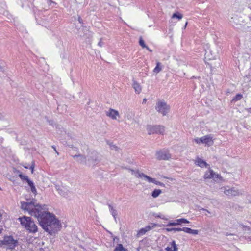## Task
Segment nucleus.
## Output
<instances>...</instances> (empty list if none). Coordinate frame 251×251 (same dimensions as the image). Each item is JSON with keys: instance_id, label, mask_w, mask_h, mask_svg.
Instances as JSON below:
<instances>
[{"instance_id": "dca6fc26", "label": "nucleus", "mask_w": 251, "mask_h": 251, "mask_svg": "<svg viewBox=\"0 0 251 251\" xmlns=\"http://www.w3.org/2000/svg\"><path fill=\"white\" fill-rule=\"evenodd\" d=\"M132 86L135 90L136 93L139 94L142 90L141 86L134 78L132 79Z\"/></svg>"}, {"instance_id": "1a4fd4ad", "label": "nucleus", "mask_w": 251, "mask_h": 251, "mask_svg": "<svg viewBox=\"0 0 251 251\" xmlns=\"http://www.w3.org/2000/svg\"><path fill=\"white\" fill-rule=\"evenodd\" d=\"M82 29L80 30V28L77 29L78 30V35L80 37H86L87 38H89L92 37L90 31V27L86 26V25H82L81 27Z\"/></svg>"}, {"instance_id": "f03ea898", "label": "nucleus", "mask_w": 251, "mask_h": 251, "mask_svg": "<svg viewBox=\"0 0 251 251\" xmlns=\"http://www.w3.org/2000/svg\"><path fill=\"white\" fill-rule=\"evenodd\" d=\"M21 226L29 233H35L38 231V227L30 217L23 216L18 219Z\"/></svg>"}, {"instance_id": "79ce46f5", "label": "nucleus", "mask_w": 251, "mask_h": 251, "mask_svg": "<svg viewBox=\"0 0 251 251\" xmlns=\"http://www.w3.org/2000/svg\"><path fill=\"white\" fill-rule=\"evenodd\" d=\"M178 248L176 246L175 242L174 241V251H177Z\"/></svg>"}, {"instance_id": "393cba45", "label": "nucleus", "mask_w": 251, "mask_h": 251, "mask_svg": "<svg viewBox=\"0 0 251 251\" xmlns=\"http://www.w3.org/2000/svg\"><path fill=\"white\" fill-rule=\"evenodd\" d=\"M183 17V15L179 12H176L174 13V19H177L178 20L181 19Z\"/></svg>"}, {"instance_id": "5701e85b", "label": "nucleus", "mask_w": 251, "mask_h": 251, "mask_svg": "<svg viewBox=\"0 0 251 251\" xmlns=\"http://www.w3.org/2000/svg\"><path fill=\"white\" fill-rule=\"evenodd\" d=\"M162 193V191L160 189H155L151 192V196L156 198L159 196V195Z\"/></svg>"}, {"instance_id": "58836bf2", "label": "nucleus", "mask_w": 251, "mask_h": 251, "mask_svg": "<svg viewBox=\"0 0 251 251\" xmlns=\"http://www.w3.org/2000/svg\"><path fill=\"white\" fill-rule=\"evenodd\" d=\"M201 138H196L194 139V141L197 144H200L201 143Z\"/></svg>"}, {"instance_id": "f704fd0d", "label": "nucleus", "mask_w": 251, "mask_h": 251, "mask_svg": "<svg viewBox=\"0 0 251 251\" xmlns=\"http://www.w3.org/2000/svg\"><path fill=\"white\" fill-rule=\"evenodd\" d=\"M140 243H142V244L146 245L149 244L148 239L147 237H146V238H144L143 240H142L141 241H140Z\"/></svg>"}, {"instance_id": "864d4df0", "label": "nucleus", "mask_w": 251, "mask_h": 251, "mask_svg": "<svg viewBox=\"0 0 251 251\" xmlns=\"http://www.w3.org/2000/svg\"><path fill=\"white\" fill-rule=\"evenodd\" d=\"M145 49H146L150 52H152V50H151L148 46H147V48H145Z\"/></svg>"}, {"instance_id": "aec40b11", "label": "nucleus", "mask_w": 251, "mask_h": 251, "mask_svg": "<svg viewBox=\"0 0 251 251\" xmlns=\"http://www.w3.org/2000/svg\"><path fill=\"white\" fill-rule=\"evenodd\" d=\"M184 232L194 235H197L199 233V231L198 230L192 229L188 227H184Z\"/></svg>"}, {"instance_id": "cd10ccee", "label": "nucleus", "mask_w": 251, "mask_h": 251, "mask_svg": "<svg viewBox=\"0 0 251 251\" xmlns=\"http://www.w3.org/2000/svg\"><path fill=\"white\" fill-rule=\"evenodd\" d=\"M139 44L143 49L147 48V46L145 43L144 40L143 39L142 37H140L139 40Z\"/></svg>"}, {"instance_id": "c03bdc74", "label": "nucleus", "mask_w": 251, "mask_h": 251, "mask_svg": "<svg viewBox=\"0 0 251 251\" xmlns=\"http://www.w3.org/2000/svg\"><path fill=\"white\" fill-rule=\"evenodd\" d=\"M220 177H221V176H220V175H219V174H216L215 173L214 177L213 178H214V177H215V178H217V179H218V178H219Z\"/></svg>"}, {"instance_id": "ddd939ff", "label": "nucleus", "mask_w": 251, "mask_h": 251, "mask_svg": "<svg viewBox=\"0 0 251 251\" xmlns=\"http://www.w3.org/2000/svg\"><path fill=\"white\" fill-rule=\"evenodd\" d=\"M213 137L211 134L205 135L201 137V143L205 144L208 146H211L213 144Z\"/></svg>"}, {"instance_id": "9b49d317", "label": "nucleus", "mask_w": 251, "mask_h": 251, "mask_svg": "<svg viewBox=\"0 0 251 251\" xmlns=\"http://www.w3.org/2000/svg\"><path fill=\"white\" fill-rule=\"evenodd\" d=\"M156 158L158 160H168L171 158V154L166 151H160L156 153Z\"/></svg>"}, {"instance_id": "c85d7f7f", "label": "nucleus", "mask_w": 251, "mask_h": 251, "mask_svg": "<svg viewBox=\"0 0 251 251\" xmlns=\"http://www.w3.org/2000/svg\"><path fill=\"white\" fill-rule=\"evenodd\" d=\"M5 63L0 61V72L4 73L6 71Z\"/></svg>"}, {"instance_id": "8fccbe9b", "label": "nucleus", "mask_w": 251, "mask_h": 251, "mask_svg": "<svg viewBox=\"0 0 251 251\" xmlns=\"http://www.w3.org/2000/svg\"><path fill=\"white\" fill-rule=\"evenodd\" d=\"M166 230L168 231H173V227L166 228Z\"/></svg>"}, {"instance_id": "4468645a", "label": "nucleus", "mask_w": 251, "mask_h": 251, "mask_svg": "<svg viewBox=\"0 0 251 251\" xmlns=\"http://www.w3.org/2000/svg\"><path fill=\"white\" fill-rule=\"evenodd\" d=\"M74 159H76V161L79 164H84L85 165V160L86 156L81 154H75L71 155Z\"/></svg>"}, {"instance_id": "412c9836", "label": "nucleus", "mask_w": 251, "mask_h": 251, "mask_svg": "<svg viewBox=\"0 0 251 251\" xmlns=\"http://www.w3.org/2000/svg\"><path fill=\"white\" fill-rule=\"evenodd\" d=\"M35 164L34 161H32L31 162V164L30 166L27 163H25L24 165H23V166L25 169H29L31 170V173H33L34 170Z\"/></svg>"}, {"instance_id": "774afa93", "label": "nucleus", "mask_w": 251, "mask_h": 251, "mask_svg": "<svg viewBox=\"0 0 251 251\" xmlns=\"http://www.w3.org/2000/svg\"><path fill=\"white\" fill-rule=\"evenodd\" d=\"M1 216V215H0V217Z\"/></svg>"}, {"instance_id": "f257e3e1", "label": "nucleus", "mask_w": 251, "mask_h": 251, "mask_svg": "<svg viewBox=\"0 0 251 251\" xmlns=\"http://www.w3.org/2000/svg\"><path fill=\"white\" fill-rule=\"evenodd\" d=\"M35 217L41 227L50 235L55 236L62 227L60 220L49 211L40 210Z\"/></svg>"}, {"instance_id": "b1692460", "label": "nucleus", "mask_w": 251, "mask_h": 251, "mask_svg": "<svg viewBox=\"0 0 251 251\" xmlns=\"http://www.w3.org/2000/svg\"><path fill=\"white\" fill-rule=\"evenodd\" d=\"M161 63L159 62H157L156 63V66L153 70V72L154 73H158L161 70Z\"/></svg>"}, {"instance_id": "a19ab883", "label": "nucleus", "mask_w": 251, "mask_h": 251, "mask_svg": "<svg viewBox=\"0 0 251 251\" xmlns=\"http://www.w3.org/2000/svg\"><path fill=\"white\" fill-rule=\"evenodd\" d=\"M47 3L49 5H51L52 3L56 4V3L52 0H47Z\"/></svg>"}, {"instance_id": "f8f14e48", "label": "nucleus", "mask_w": 251, "mask_h": 251, "mask_svg": "<svg viewBox=\"0 0 251 251\" xmlns=\"http://www.w3.org/2000/svg\"><path fill=\"white\" fill-rule=\"evenodd\" d=\"M224 192L225 195L231 196L239 195L240 193L238 190L234 187L231 188H225Z\"/></svg>"}, {"instance_id": "a18cd8bd", "label": "nucleus", "mask_w": 251, "mask_h": 251, "mask_svg": "<svg viewBox=\"0 0 251 251\" xmlns=\"http://www.w3.org/2000/svg\"><path fill=\"white\" fill-rule=\"evenodd\" d=\"M48 122L50 124V125L51 126L53 125L54 121L53 120H49Z\"/></svg>"}, {"instance_id": "37998d69", "label": "nucleus", "mask_w": 251, "mask_h": 251, "mask_svg": "<svg viewBox=\"0 0 251 251\" xmlns=\"http://www.w3.org/2000/svg\"><path fill=\"white\" fill-rule=\"evenodd\" d=\"M103 43L101 41V39L100 40V41L99 42L98 45V46H100V47H102V45H103Z\"/></svg>"}, {"instance_id": "423d86ee", "label": "nucleus", "mask_w": 251, "mask_h": 251, "mask_svg": "<svg viewBox=\"0 0 251 251\" xmlns=\"http://www.w3.org/2000/svg\"><path fill=\"white\" fill-rule=\"evenodd\" d=\"M17 173H18V176L21 180L23 181H26L28 185L30 188L31 191L35 196L37 195V192L34 182L29 178L27 176L24 175L19 170L17 171Z\"/></svg>"}, {"instance_id": "bb28decb", "label": "nucleus", "mask_w": 251, "mask_h": 251, "mask_svg": "<svg viewBox=\"0 0 251 251\" xmlns=\"http://www.w3.org/2000/svg\"><path fill=\"white\" fill-rule=\"evenodd\" d=\"M157 226L156 224L151 223V225H148L146 226L144 228L147 230V232L150 231L153 228Z\"/></svg>"}, {"instance_id": "0e129e2a", "label": "nucleus", "mask_w": 251, "mask_h": 251, "mask_svg": "<svg viewBox=\"0 0 251 251\" xmlns=\"http://www.w3.org/2000/svg\"><path fill=\"white\" fill-rule=\"evenodd\" d=\"M207 51H206L205 55H207Z\"/></svg>"}, {"instance_id": "a211bd4d", "label": "nucleus", "mask_w": 251, "mask_h": 251, "mask_svg": "<svg viewBox=\"0 0 251 251\" xmlns=\"http://www.w3.org/2000/svg\"><path fill=\"white\" fill-rule=\"evenodd\" d=\"M107 205H108L109 210H110L111 214L114 218L115 221H116V218H117V210L116 209H114L113 206L111 204L107 203Z\"/></svg>"}, {"instance_id": "c9c22d12", "label": "nucleus", "mask_w": 251, "mask_h": 251, "mask_svg": "<svg viewBox=\"0 0 251 251\" xmlns=\"http://www.w3.org/2000/svg\"><path fill=\"white\" fill-rule=\"evenodd\" d=\"M184 227H183V228H180V227H174V232H179V231H184Z\"/></svg>"}, {"instance_id": "680f3d73", "label": "nucleus", "mask_w": 251, "mask_h": 251, "mask_svg": "<svg viewBox=\"0 0 251 251\" xmlns=\"http://www.w3.org/2000/svg\"><path fill=\"white\" fill-rule=\"evenodd\" d=\"M90 100H89V101L87 103V105H89V104H90Z\"/></svg>"}, {"instance_id": "9d476101", "label": "nucleus", "mask_w": 251, "mask_h": 251, "mask_svg": "<svg viewBox=\"0 0 251 251\" xmlns=\"http://www.w3.org/2000/svg\"><path fill=\"white\" fill-rule=\"evenodd\" d=\"M142 177H143L149 182H151L161 186H165L164 184L162 182L157 181L155 178H152L144 173L139 174L138 176H136V177L138 178H141Z\"/></svg>"}, {"instance_id": "6e6552de", "label": "nucleus", "mask_w": 251, "mask_h": 251, "mask_svg": "<svg viewBox=\"0 0 251 251\" xmlns=\"http://www.w3.org/2000/svg\"><path fill=\"white\" fill-rule=\"evenodd\" d=\"M147 130L149 135L151 134H162L165 131L164 127L159 125H148Z\"/></svg>"}, {"instance_id": "3c124183", "label": "nucleus", "mask_w": 251, "mask_h": 251, "mask_svg": "<svg viewBox=\"0 0 251 251\" xmlns=\"http://www.w3.org/2000/svg\"><path fill=\"white\" fill-rule=\"evenodd\" d=\"M74 150L75 151H76L77 152H79V150H78V148L77 147H75Z\"/></svg>"}, {"instance_id": "13d9d810", "label": "nucleus", "mask_w": 251, "mask_h": 251, "mask_svg": "<svg viewBox=\"0 0 251 251\" xmlns=\"http://www.w3.org/2000/svg\"><path fill=\"white\" fill-rule=\"evenodd\" d=\"M59 193L60 194L63 195V194H62L63 192H62V190L61 189L59 190Z\"/></svg>"}, {"instance_id": "20e7f679", "label": "nucleus", "mask_w": 251, "mask_h": 251, "mask_svg": "<svg viewBox=\"0 0 251 251\" xmlns=\"http://www.w3.org/2000/svg\"><path fill=\"white\" fill-rule=\"evenodd\" d=\"M33 203L32 202L21 201V207L23 210L28 211L30 215L35 217L39 211L42 210V208L40 205H36L35 208H31Z\"/></svg>"}, {"instance_id": "7ed1b4c3", "label": "nucleus", "mask_w": 251, "mask_h": 251, "mask_svg": "<svg viewBox=\"0 0 251 251\" xmlns=\"http://www.w3.org/2000/svg\"><path fill=\"white\" fill-rule=\"evenodd\" d=\"M101 156L95 151L88 153L86 155L85 165L89 167L95 168L101 161Z\"/></svg>"}, {"instance_id": "7c9ffc66", "label": "nucleus", "mask_w": 251, "mask_h": 251, "mask_svg": "<svg viewBox=\"0 0 251 251\" xmlns=\"http://www.w3.org/2000/svg\"><path fill=\"white\" fill-rule=\"evenodd\" d=\"M147 232V230L145 229V228H141L138 232L137 235H143Z\"/></svg>"}, {"instance_id": "6ab92c4d", "label": "nucleus", "mask_w": 251, "mask_h": 251, "mask_svg": "<svg viewBox=\"0 0 251 251\" xmlns=\"http://www.w3.org/2000/svg\"><path fill=\"white\" fill-rule=\"evenodd\" d=\"M215 172L211 169H209L208 172H206L204 175V179L212 178L214 177Z\"/></svg>"}, {"instance_id": "49530a36", "label": "nucleus", "mask_w": 251, "mask_h": 251, "mask_svg": "<svg viewBox=\"0 0 251 251\" xmlns=\"http://www.w3.org/2000/svg\"><path fill=\"white\" fill-rule=\"evenodd\" d=\"M119 240V238L116 236H114L113 237V241L114 242L116 241H118Z\"/></svg>"}, {"instance_id": "4c0bfd02", "label": "nucleus", "mask_w": 251, "mask_h": 251, "mask_svg": "<svg viewBox=\"0 0 251 251\" xmlns=\"http://www.w3.org/2000/svg\"><path fill=\"white\" fill-rule=\"evenodd\" d=\"M42 208V212L43 211H47L48 209L47 208V205L45 204L41 205L40 204Z\"/></svg>"}, {"instance_id": "5fc2aeb1", "label": "nucleus", "mask_w": 251, "mask_h": 251, "mask_svg": "<svg viewBox=\"0 0 251 251\" xmlns=\"http://www.w3.org/2000/svg\"><path fill=\"white\" fill-rule=\"evenodd\" d=\"M140 247H138V248H136V251H140Z\"/></svg>"}, {"instance_id": "0eeeda50", "label": "nucleus", "mask_w": 251, "mask_h": 251, "mask_svg": "<svg viewBox=\"0 0 251 251\" xmlns=\"http://www.w3.org/2000/svg\"><path fill=\"white\" fill-rule=\"evenodd\" d=\"M155 109L158 112L165 116L169 112L170 107L166 102L158 101L156 103Z\"/></svg>"}, {"instance_id": "72a5a7b5", "label": "nucleus", "mask_w": 251, "mask_h": 251, "mask_svg": "<svg viewBox=\"0 0 251 251\" xmlns=\"http://www.w3.org/2000/svg\"><path fill=\"white\" fill-rule=\"evenodd\" d=\"M30 202H32L33 203L31 204V206H33V208H35L36 205H40L39 203H37V200L35 199H32Z\"/></svg>"}, {"instance_id": "69168bd1", "label": "nucleus", "mask_w": 251, "mask_h": 251, "mask_svg": "<svg viewBox=\"0 0 251 251\" xmlns=\"http://www.w3.org/2000/svg\"><path fill=\"white\" fill-rule=\"evenodd\" d=\"M2 229H0V233H1Z\"/></svg>"}, {"instance_id": "2eb2a0df", "label": "nucleus", "mask_w": 251, "mask_h": 251, "mask_svg": "<svg viewBox=\"0 0 251 251\" xmlns=\"http://www.w3.org/2000/svg\"><path fill=\"white\" fill-rule=\"evenodd\" d=\"M106 116L110 117L112 119L116 120L117 119L116 116H119V114L117 110L110 108L109 111L106 112Z\"/></svg>"}, {"instance_id": "2f4dec72", "label": "nucleus", "mask_w": 251, "mask_h": 251, "mask_svg": "<svg viewBox=\"0 0 251 251\" xmlns=\"http://www.w3.org/2000/svg\"><path fill=\"white\" fill-rule=\"evenodd\" d=\"M77 20L78 22L81 25V27L82 26V25H85L84 21L82 19L80 15H77Z\"/></svg>"}, {"instance_id": "bf43d9fd", "label": "nucleus", "mask_w": 251, "mask_h": 251, "mask_svg": "<svg viewBox=\"0 0 251 251\" xmlns=\"http://www.w3.org/2000/svg\"><path fill=\"white\" fill-rule=\"evenodd\" d=\"M56 128H58L59 129L62 128L60 127V126L59 125H57L56 126Z\"/></svg>"}, {"instance_id": "603ef678", "label": "nucleus", "mask_w": 251, "mask_h": 251, "mask_svg": "<svg viewBox=\"0 0 251 251\" xmlns=\"http://www.w3.org/2000/svg\"><path fill=\"white\" fill-rule=\"evenodd\" d=\"M168 225L170 226H173V221H170Z\"/></svg>"}, {"instance_id": "e2e57ef3", "label": "nucleus", "mask_w": 251, "mask_h": 251, "mask_svg": "<svg viewBox=\"0 0 251 251\" xmlns=\"http://www.w3.org/2000/svg\"><path fill=\"white\" fill-rule=\"evenodd\" d=\"M146 99H144L143 100V102H146Z\"/></svg>"}, {"instance_id": "473e14b6", "label": "nucleus", "mask_w": 251, "mask_h": 251, "mask_svg": "<svg viewBox=\"0 0 251 251\" xmlns=\"http://www.w3.org/2000/svg\"><path fill=\"white\" fill-rule=\"evenodd\" d=\"M129 170L131 172L132 174H134L135 176L136 177V176H138L139 174H141L142 173H140V171L138 170L136 171H135L133 169H130Z\"/></svg>"}, {"instance_id": "4be33fe9", "label": "nucleus", "mask_w": 251, "mask_h": 251, "mask_svg": "<svg viewBox=\"0 0 251 251\" xmlns=\"http://www.w3.org/2000/svg\"><path fill=\"white\" fill-rule=\"evenodd\" d=\"M197 165L201 167H203L204 166L206 167L207 165V164L206 162L201 159V158H198L196 162Z\"/></svg>"}, {"instance_id": "4d7b16f0", "label": "nucleus", "mask_w": 251, "mask_h": 251, "mask_svg": "<svg viewBox=\"0 0 251 251\" xmlns=\"http://www.w3.org/2000/svg\"><path fill=\"white\" fill-rule=\"evenodd\" d=\"M155 217H159V218H160L164 219V218H163V217H161L160 215H157V216H155Z\"/></svg>"}, {"instance_id": "c756f323", "label": "nucleus", "mask_w": 251, "mask_h": 251, "mask_svg": "<svg viewBox=\"0 0 251 251\" xmlns=\"http://www.w3.org/2000/svg\"><path fill=\"white\" fill-rule=\"evenodd\" d=\"M107 144L109 145V147L111 150H114L116 151H118L119 148L116 145L113 144L111 142H107Z\"/></svg>"}, {"instance_id": "a878e982", "label": "nucleus", "mask_w": 251, "mask_h": 251, "mask_svg": "<svg viewBox=\"0 0 251 251\" xmlns=\"http://www.w3.org/2000/svg\"><path fill=\"white\" fill-rule=\"evenodd\" d=\"M243 98V95L241 94H237L236 96L233 97L232 100V102H236L239 100H240Z\"/></svg>"}, {"instance_id": "39448f33", "label": "nucleus", "mask_w": 251, "mask_h": 251, "mask_svg": "<svg viewBox=\"0 0 251 251\" xmlns=\"http://www.w3.org/2000/svg\"><path fill=\"white\" fill-rule=\"evenodd\" d=\"M18 244V240L14 239L12 235H5L3 240H0V246L1 247L6 245L7 246V249L11 250H14Z\"/></svg>"}, {"instance_id": "6e6d98bb", "label": "nucleus", "mask_w": 251, "mask_h": 251, "mask_svg": "<svg viewBox=\"0 0 251 251\" xmlns=\"http://www.w3.org/2000/svg\"><path fill=\"white\" fill-rule=\"evenodd\" d=\"M201 210H203V211H207L208 213H210L208 210H206V209H205L204 208H202Z\"/></svg>"}, {"instance_id": "ea45409f", "label": "nucleus", "mask_w": 251, "mask_h": 251, "mask_svg": "<svg viewBox=\"0 0 251 251\" xmlns=\"http://www.w3.org/2000/svg\"><path fill=\"white\" fill-rule=\"evenodd\" d=\"M51 148L54 150V151H55V152L57 154V155H59V153L56 150V146L55 145H52Z\"/></svg>"}, {"instance_id": "338daca9", "label": "nucleus", "mask_w": 251, "mask_h": 251, "mask_svg": "<svg viewBox=\"0 0 251 251\" xmlns=\"http://www.w3.org/2000/svg\"><path fill=\"white\" fill-rule=\"evenodd\" d=\"M160 251H162V250H161Z\"/></svg>"}, {"instance_id": "09e8293b", "label": "nucleus", "mask_w": 251, "mask_h": 251, "mask_svg": "<svg viewBox=\"0 0 251 251\" xmlns=\"http://www.w3.org/2000/svg\"><path fill=\"white\" fill-rule=\"evenodd\" d=\"M246 110L248 112L251 113V108H247Z\"/></svg>"}, {"instance_id": "052dcab7", "label": "nucleus", "mask_w": 251, "mask_h": 251, "mask_svg": "<svg viewBox=\"0 0 251 251\" xmlns=\"http://www.w3.org/2000/svg\"><path fill=\"white\" fill-rule=\"evenodd\" d=\"M187 25V22H186V23H185V25H184V28H186V27Z\"/></svg>"}, {"instance_id": "de8ad7c7", "label": "nucleus", "mask_w": 251, "mask_h": 251, "mask_svg": "<svg viewBox=\"0 0 251 251\" xmlns=\"http://www.w3.org/2000/svg\"><path fill=\"white\" fill-rule=\"evenodd\" d=\"M67 145L68 147H70V148H72L73 149H74V147H74V145H72V144H71V145L67 144Z\"/></svg>"}, {"instance_id": "e433bc0d", "label": "nucleus", "mask_w": 251, "mask_h": 251, "mask_svg": "<svg viewBox=\"0 0 251 251\" xmlns=\"http://www.w3.org/2000/svg\"><path fill=\"white\" fill-rule=\"evenodd\" d=\"M170 244L171 246V247H167L165 248V250L166 251H173V241L170 242Z\"/></svg>"}, {"instance_id": "f3484780", "label": "nucleus", "mask_w": 251, "mask_h": 251, "mask_svg": "<svg viewBox=\"0 0 251 251\" xmlns=\"http://www.w3.org/2000/svg\"><path fill=\"white\" fill-rule=\"evenodd\" d=\"M189 221H188L185 218H181L179 219H176L174 221V226H176L178 225H181L182 224L184 223H189Z\"/></svg>"}]
</instances>
